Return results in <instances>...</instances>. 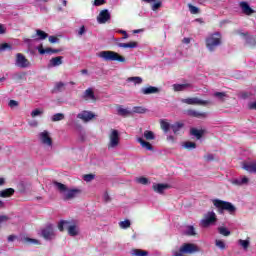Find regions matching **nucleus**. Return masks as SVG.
<instances>
[{
  "instance_id": "nucleus-56",
  "label": "nucleus",
  "mask_w": 256,
  "mask_h": 256,
  "mask_svg": "<svg viewBox=\"0 0 256 256\" xmlns=\"http://www.w3.org/2000/svg\"><path fill=\"white\" fill-rule=\"evenodd\" d=\"M63 87H65V83L57 82L56 85H55V91H62Z\"/></svg>"
},
{
  "instance_id": "nucleus-37",
  "label": "nucleus",
  "mask_w": 256,
  "mask_h": 256,
  "mask_svg": "<svg viewBox=\"0 0 256 256\" xmlns=\"http://www.w3.org/2000/svg\"><path fill=\"white\" fill-rule=\"evenodd\" d=\"M54 187H56V189L59 190L62 195H65V192L67 191V186L65 184L54 182Z\"/></svg>"
},
{
  "instance_id": "nucleus-3",
  "label": "nucleus",
  "mask_w": 256,
  "mask_h": 256,
  "mask_svg": "<svg viewBox=\"0 0 256 256\" xmlns=\"http://www.w3.org/2000/svg\"><path fill=\"white\" fill-rule=\"evenodd\" d=\"M172 253L195 255V253H201V248L195 243H183L178 249H173Z\"/></svg>"
},
{
  "instance_id": "nucleus-9",
  "label": "nucleus",
  "mask_w": 256,
  "mask_h": 256,
  "mask_svg": "<svg viewBox=\"0 0 256 256\" xmlns=\"http://www.w3.org/2000/svg\"><path fill=\"white\" fill-rule=\"evenodd\" d=\"M41 236L45 241H53L55 237H57V233L55 232V226L53 224L47 225L45 228L41 230Z\"/></svg>"
},
{
  "instance_id": "nucleus-51",
  "label": "nucleus",
  "mask_w": 256,
  "mask_h": 256,
  "mask_svg": "<svg viewBox=\"0 0 256 256\" xmlns=\"http://www.w3.org/2000/svg\"><path fill=\"white\" fill-rule=\"evenodd\" d=\"M12 47L11 45L7 44V43H3V44H0V52H3V51H11Z\"/></svg>"
},
{
  "instance_id": "nucleus-34",
  "label": "nucleus",
  "mask_w": 256,
  "mask_h": 256,
  "mask_svg": "<svg viewBox=\"0 0 256 256\" xmlns=\"http://www.w3.org/2000/svg\"><path fill=\"white\" fill-rule=\"evenodd\" d=\"M242 37H244L246 43H248V45H255V38H253V36L249 35V33H241Z\"/></svg>"
},
{
  "instance_id": "nucleus-49",
  "label": "nucleus",
  "mask_w": 256,
  "mask_h": 256,
  "mask_svg": "<svg viewBox=\"0 0 256 256\" xmlns=\"http://www.w3.org/2000/svg\"><path fill=\"white\" fill-rule=\"evenodd\" d=\"M184 149H195L197 147V144L195 142H185L183 144Z\"/></svg>"
},
{
  "instance_id": "nucleus-25",
  "label": "nucleus",
  "mask_w": 256,
  "mask_h": 256,
  "mask_svg": "<svg viewBox=\"0 0 256 256\" xmlns=\"http://www.w3.org/2000/svg\"><path fill=\"white\" fill-rule=\"evenodd\" d=\"M141 93L143 95H153L155 93H159V88L155 86H149L141 89Z\"/></svg>"
},
{
  "instance_id": "nucleus-22",
  "label": "nucleus",
  "mask_w": 256,
  "mask_h": 256,
  "mask_svg": "<svg viewBox=\"0 0 256 256\" xmlns=\"http://www.w3.org/2000/svg\"><path fill=\"white\" fill-rule=\"evenodd\" d=\"M38 52L40 55H51L53 53H59V50L52 48H44L43 45L38 46Z\"/></svg>"
},
{
  "instance_id": "nucleus-61",
  "label": "nucleus",
  "mask_w": 256,
  "mask_h": 256,
  "mask_svg": "<svg viewBox=\"0 0 256 256\" xmlns=\"http://www.w3.org/2000/svg\"><path fill=\"white\" fill-rule=\"evenodd\" d=\"M28 125L30 127H38L39 126V122H37L36 120H32L28 122Z\"/></svg>"
},
{
  "instance_id": "nucleus-55",
  "label": "nucleus",
  "mask_w": 256,
  "mask_h": 256,
  "mask_svg": "<svg viewBox=\"0 0 256 256\" xmlns=\"http://www.w3.org/2000/svg\"><path fill=\"white\" fill-rule=\"evenodd\" d=\"M92 5L94 7H101V5H105V0H94Z\"/></svg>"
},
{
  "instance_id": "nucleus-14",
  "label": "nucleus",
  "mask_w": 256,
  "mask_h": 256,
  "mask_svg": "<svg viewBox=\"0 0 256 256\" xmlns=\"http://www.w3.org/2000/svg\"><path fill=\"white\" fill-rule=\"evenodd\" d=\"M173 91L179 92V91H189V89H193V83L189 81H184L181 84H174L172 86Z\"/></svg>"
},
{
  "instance_id": "nucleus-23",
  "label": "nucleus",
  "mask_w": 256,
  "mask_h": 256,
  "mask_svg": "<svg viewBox=\"0 0 256 256\" xmlns=\"http://www.w3.org/2000/svg\"><path fill=\"white\" fill-rule=\"evenodd\" d=\"M242 169L248 173H256V161L244 163Z\"/></svg>"
},
{
  "instance_id": "nucleus-5",
  "label": "nucleus",
  "mask_w": 256,
  "mask_h": 256,
  "mask_svg": "<svg viewBox=\"0 0 256 256\" xmlns=\"http://www.w3.org/2000/svg\"><path fill=\"white\" fill-rule=\"evenodd\" d=\"M97 57L103 61H118V63H125L126 61L125 57L121 56V54L111 50L101 51L97 54Z\"/></svg>"
},
{
  "instance_id": "nucleus-30",
  "label": "nucleus",
  "mask_w": 256,
  "mask_h": 256,
  "mask_svg": "<svg viewBox=\"0 0 256 256\" xmlns=\"http://www.w3.org/2000/svg\"><path fill=\"white\" fill-rule=\"evenodd\" d=\"M138 46L137 42L119 43L118 47L122 49H136Z\"/></svg>"
},
{
  "instance_id": "nucleus-64",
  "label": "nucleus",
  "mask_w": 256,
  "mask_h": 256,
  "mask_svg": "<svg viewBox=\"0 0 256 256\" xmlns=\"http://www.w3.org/2000/svg\"><path fill=\"white\" fill-rule=\"evenodd\" d=\"M249 109H255L256 110V102H252L249 104Z\"/></svg>"
},
{
  "instance_id": "nucleus-50",
  "label": "nucleus",
  "mask_w": 256,
  "mask_h": 256,
  "mask_svg": "<svg viewBox=\"0 0 256 256\" xmlns=\"http://www.w3.org/2000/svg\"><path fill=\"white\" fill-rule=\"evenodd\" d=\"M83 179L86 181V183H91V181H93V179H95V175L94 174H86L83 176Z\"/></svg>"
},
{
  "instance_id": "nucleus-39",
  "label": "nucleus",
  "mask_w": 256,
  "mask_h": 256,
  "mask_svg": "<svg viewBox=\"0 0 256 256\" xmlns=\"http://www.w3.org/2000/svg\"><path fill=\"white\" fill-rule=\"evenodd\" d=\"M65 119V114L63 113H56L51 117V121L53 123H57V121H63Z\"/></svg>"
},
{
  "instance_id": "nucleus-2",
  "label": "nucleus",
  "mask_w": 256,
  "mask_h": 256,
  "mask_svg": "<svg viewBox=\"0 0 256 256\" xmlns=\"http://www.w3.org/2000/svg\"><path fill=\"white\" fill-rule=\"evenodd\" d=\"M58 229L59 231L67 229L70 237H77V235H79V225H77V222L75 221L61 220L58 223Z\"/></svg>"
},
{
  "instance_id": "nucleus-46",
  "label": "nucleus",
  "mask_w": 256,
  "mask_h": 256,
  "mask_svg": "<svg viewBox=\"0 0 256 256\" xmlns=\"http://www.w3.org/2000/svg\"><path fill=\"white\" fill-rule=\"evenodd\" d=\"M44 111L41 108H36L32 110L31 117L35 119V117H41L43 115Z\"/></svg>"
},
{
  "instance_id": "nucleus-31",
  "label": "nucleus",
  "mask_w": 256,
  "mask_h": 256,
  "mask_svg": "<svg viewBox=\"0 0 256 256\" xmlns=\"http://www.w3.org/2000/svg\"><path fill=\"white\" fill-rule=\"evenodd\" d=\"M213 97H216V99H218V101H221V103H223L224 101H226V99L229 98V96L225 92H216L213 94Z\"/></svg>"
},
{
  "instance_id": "nucleus-57",
  "label": "nucleus",
  "mask_w": 256,
  "mask_h": 256,
  "mask_svg": "<svg viewBox=\"0 0 256 256\" xmlns=\"http://www.w3.org/2000/svg\"><path fill=\"white\" fill-rule=\"evenodd\" d=\"M161 5H162L161 1L155 2L152 5V11H157V9H159L161 7Z\"/></svg>"
},
{
  "instance_id": "nucleus-35",
  "label": "nucleus",
  "mask_w": 256,
  "mask_h": 256,
  "mask_svg": "<svg viewBox=\"0 0 256 256\" xmlns=\"http://www.w3.org/2000/svg\"><path fill=\"white\" fill-rule=\"evenodd\" d=\"M143 137L146 139V141H155V133H153V131L145 130Z\"/></svg>"
},
{
  "instance_id": "nucleus-29",
  "label": "nucleus",
  "mask_w": 256,
  "mask_h": 256,
  "mask_svg": "<svg viewBox=\"0 0 256 256\" xmlns=\"http://www.w3.org/2000/svg\"><path fill=\"white\" fill-rule=\"evenodd\" d=\"M117 113L118 115H120L121 117H127L129 115H132L133 112H131L130 110H128L127 108H124L122 106H119L117 108Z\"/></svg>"
},
{
  "instance_id": "nucleus-12",
  "label": "nucleus",
  "mask_w": 256,
  "mask_h": 256,
  "mask_svg": "<svg viewBox=\"0 0 256 256\" xmlns=\"http://www.w3.org/2000/svg\"><path fill=\"white\" fill-rule=\"evenodd\" d=\"M96 19L97 23L100 25H105L107 21L111 20V12H109L108 9L101 10Z\"/></svg>"
},
{
  "instance_id": "nucleus-13",
  "label": "nucleus",
  "mask_w": 256,
  "mask_h": 256,
  "mask_svg": "<svg viewBox=\"0 0 256 256\" xmlns=\"http://www.w3.org/2000/svg\"><path fill=\"white\" fill-rule=\"evenodd\" d=\"M152 189L154 193H158V195H164L167 189H171V185L167 183H153Z\"/></svg>"
},
{
  "instance_id": "nucleus-63",
  "label": "nucleus",
  "mask_w": 256,
  "mask_h": 256,
  "mask_svg": "<svg viewBox=\"0 0 256 256\" xmlns=\"http://www.w3.org/2000/svg\"><path fill=\"white\" fill-rule=\"evenodd\" d=\"M167 141H169L170 143H175V138L173 135H170L167 137Z\"/></svg>"
},
{
  "instance_id": "nucleus-44",
  "label": "nucleus",
  "mask_w": 256,
  "mask_h": 256,
  "mask_svg": "<svg viewBox=\"0 0 256 256\" xmlns=\"http://www.w3.org/2000/svg\"><path fill=\"white\" fill-rule=\"evenodd\" d=\"M131 253L134 256H147V255H149V252H147L146 250H141V249H134V250H132Z\"/></svg>"
},
{
  "instance_id": "nucleus-36",
  "label": "nucleus",
  "mask_w": 256,
  "mask_h": 256,
  "mask_svg": "<svg viewBox=\"0 0 256 256\" xmlns=\"http://www.w3.org/2000/svg\"><path fill=\"white\" fill-rule=\"evenodd\" d=\"M128 83H134V85H141L143 83V78L139 76L129 77L126 80Z\"/></svg>"
},
{
  "instance_id": "nucleus-52",
  "label": "nucleus",
  "mask_w": 256,
  "mask_h": 256,
  "mask_svg": "<svg viewBox=\"0 0 256 256\" xmlns=\"http://www.w3.org/2000/svg\"><path fill=\"white\" fill-rule=\"evenodd\" d=\"M189 11L190 13H192V15H197V13H199V8H197V6H193L191 4H189Z\"/></svg>"
},
{
  "instance_id": "nucleus-21",
  "label": "nucleus",
  "mask_w": 256,
  "mask_h": 256,
  "mask_svg": "<svg viewBox=\"0 0 256 256\" xmlns=\"http://www.w3.org/2000/svg\"><path fill=\"white\" fill-rule=\"evenodd\" d=\"M240 9L244 15H253V13H255V10H253L247 2H240Z\"/></svg>"
},
{
  "instance_id": "nucleus-33",
  "label": "nucleus",
  "mask_w": 256,
  "mask_h": 256,
  "mask_svg": "<svg viewBox=\"0 0 256 256\" xmlns=\"http://www.w3.org/2000/svg\"><path fill=\"white\" fill-rule=\"evenodd\" d=\"M203 130H199L197 128H191L190 135H193V137H196V139H201L203 137Z\"/></svg>"
},
{
  "instance_id": "nucleus-43",
  "label": "nucleus",
  "mask_w": 256,
  "mask_h": 256,
  "mask_svg": "<svg viewBox=\"0 0 256 256\" xmlns=\"http://www.w3.org/2000/svg\"><path fill=\"white\" fill-rule=\"evenodd\" d=\"M135 182L138 183L139 185H149L151 183L147 177H137L135 179Z\"/></svg>"
},
{
  "instance_id": "nucleus-28",
  "label": "nucleus",
  "mask_w": 256,
  "mask_h": 256,
  "mask_svg": "<svg viewBox=\"0 0 256 256\" xmlns=\"http://www.w3.org/2000/svg\"><path fill=\"white\" fill-rule=\"evenodd\" d=\"M184 126H185V124H183V122H176L171 125V129H172L173 133L175 135H177V133H179L183 129Z\"/></svg>"
},
{
  "instance_id": "nucleus-45",
  "label": "nucleus",
  "mask_w": 256,
  "mask_h": 256,
  "mask_svg": "<svg viewBox=\"0 0 256 256\" xmlns=\"http://www.w3.org/2000/svg\"><path fill=\"white\" fill-rule=\"evenodd\" d=\"M218 232L220 235H223V237H229V235H231V231L223 226L218 227Z\"/></svg>"
},
{
  "instance_id": "nucleus-40",
  "label": "nucleus",
  "mask_w": 256,
  "mask_h": 256,
  "mask_svg": "<svg viewBox=\"0 0 256 256\" xmlns=\"http://www.w3.org/2000/svg\"><path fill=\"white\" fill-rule=\"evenodd\" d=\"M238 245H240L244 251H247V249H249V245H251V242L249 240L239 239Z\"/></svg>"
},
{
  "instance_id": "nucleus-4",
  "label": "nucleus",
  "mask_w": 256,
  "mask_h": 256,
  "mask_svg": "<svg viewBox=\"0 0 256 256\" xmlns=\"http://www.w3.org/2000/svg\"><path fill=\"white\" fill-rule=\"evenodd\" d=\"M205 43H206V49H208V51L213 53V51H215L217 47L221 46V43H222L221 33L214 32L208 35L205 39Z\"/></svg>"
},
{
  "instance_id": "nucleus-32",
  "label": "nucleus",
  "mask_w": 256,
  "mask_h": 256,
  "mask_svg": "<svg viewBox=\"0 0 256 256\" xmlns=\"http://www.w3.org/2000/svg\"><path fill=\"white\" fill-rule=\"evenodd\" d=\"M15 193V190L13 188H7L5 190L0 191V197L7 198L11 197Z\"/></svg>"
},
{
  "instance_id": "nucleus-58",
  "label": "nucleus",
  "mask_w": 256,
  "mask_h": 256,
  "mask_svg": "<svg viewBox=\"0 0 256 256\" xmlns=\"http://www.w3.org/2000/svg\"><path fill=\"white\" fill-rule=\"evenodd\" d=\"M86 31L87 30L85 29V26H81L80 29L78 30L79 37L85 35Z\"/></svg>"
},
{
  "instance_id": "nucleus-27",
  "label": "nucleus",
  "mask_w": 256,
  "mask_h": 256,
  "mask_svg": "<svg viewBox=\"0 0 256 256\" xmlns=\"http://www.w3.org/2000/svg\"><path fill=\"white\" fill-rule=\"evenodd\" d=\"M171 123H169L166 119L160 120V127L164 133H169V129H171Z\"/></svg>"
},
{
  "instance_id": "nucleus-38",
  "label": "nucleus",
  "mask_w": 256,
  "mask_h": 256,
  "mask_svg": "<svg viewBox=\"0 0 256 256\" xmlns=\"http://www.w3.org/2000/svg\"><path fill=\"white\" fill-rule=\"evenodd\" d=\"M131 113H138L140 115H143L144 113H147V108H145L143 106H134L132 108Z\"/></svg>"
},
{
  "instance_id": "nucleus-60",
  "label": "nucleus",
  "mask_w": 256,
  "mask_h": 256,
  "mask_svg": "<svg viewBox=\"0 0 256 256\" xmlns=\"http://www.w3.org/2000/svg\"><path fill=\"white\" fill-rule=\"evenodd\" d=\"M7 221H9V217H8V216H6V215H1V216H0V225H1L2 223L7 222Z\"/></svg>"
},
{
  "instance_id": "nucleus-19",
  "label": "nucleus",
  "mask_w": 256,
  "mask_h": 256,
  "mask_svg": "<svg viewBox=\"0 0 256 256\" xmlns=\"http://www.w3.org/2000/svg\"><path fill=\"white\" fill-rule=\"evenodd\" d=\"M137 142L140 144L142 149H145V151H155V149L153 148V144L145 140V138L139 137L137 138Z\"/></svg>"
},
{
  "instance_id": "nucleus-10",
  "label": "nucleus",
  "mask_w": 256,
  "mask_h": 256,
  "mask_svg": "<svg viewBox=\"0 0 256 256\" xmlns=\"http://www.w3.org/2000/svg\"><path fill=\"white\" fill-rule=\"evenodd\" d=\"M15 66L19 67L20 69H27L31 67V62L22 53H17L15 59Z\"/></svg>"
},
{
  "instance_id": "nucleus-6",
  "label": "nucleus",
  "mask_w": 256,
  "mask_h": 256,
  "mask_svg": "<svg viewBox=\"0 0 256 256\" xmlns=\"http://www.w3.org/2000/svg\"><path fill=\"white\" fill-rule=\"evenodd\" d=\"M121 143V133L117 129H110L108 133V150L117 149Z\"/></svg>"
},
{
  "instance_id": "nucleus-62",
  "label": "nucleus",
  "mask_w": 256,
  "mask_h": 256,
  "mask_svg": "<svg viewBox=\"0 0 256 256\" xmlns=\"http://www.w3.org/2000/svg\"><path fill=\"white\" fill-rule=\"evenodd\" d=\"M48 40L51 43H57L59 41V38L55 37V36H49Z\"/></svg>"
},
{
  "instance_id": "nucleus-18",
  "label": "nucleus",
  "mask_w": 256,
  "mask_h": 256,
  "mask_svg": "<svg viewBox=\"0 0 256 256\" xmlns=\"http://www.w3.org/2000/svg\"><path fill=\"white\" fill-rule=\"evenodd\" d=\"M230 183L232 185H236V187H241L249 183V178H247L246 176H242L240 178H233L230 180Z\"/></svg>"
},
{
  "instance_id": "nucleus-53",
  "label": "nucleus",
  "mask_w": 256,
  "mask_h": 256,
  "mask_svg": "<svg viewBox=\"0 0 256 256\" xmlns=\"http://www.w3.org/2000/svg\"><path fill=\"white\" fill-rule=\"evenodd\" d=\"M102 199L105 203H109L111 201V196H109V192L105 191L102 195Z\"/></svg>"
},
{
  "instance_id": "nucleus-59",
  "label": "nucleus",
  "mask_w": 256,
  "mask_h": 256,
  "mask_svg": "<svg viewBox=\"0 0 256 256\" xmlns=\"http://www.w3.org/2000/svg\"><path fill=\"white\" fill-rule=\"evenodd\" d=\"M8 105L11 108L18 107L19 106V102L15 101V100H10Z\"/></svg>"
},
{
  "instance_id": "nucleus-47",
  "label": "nucleus",
  "mask_w": 256,
  "mask_h": 256,
  "mask_svg": "<svg viewBox=\"0 0 256 256\" xmlns=\"http://www.w3.org/2000/svg\"><path fill=\"white\" fill-rule=\"evenodd\" d=\"M185 235H189L190 237L197 235V233L195 232V227L187 226L185 230Z\"/></svg>"
},
{
  "instance_id": "nucleus-8",
  "label": "nucleus",
  "mask_w": 256,
  "mask_h": 256,
  "mask_svg": "<svg viewBox=\"0 0 256 256\" xmlns=\"http://www.w3.org/2000/svg\"><path fill=\"white\" fill-rule=\"evenodd\" d=\"M217 223V214L213 211H208L204 214V218L200 221L201 227H211V225H215Z\"/></svg>"
},
{
  "instance_id": "nucleus-42",
  "label": "nucleus",
  "mask_w": 256,
  "mask_h": 256,
  "mask_svg": "<svg viewBox=\"0 0 256 256\" xmlns=\"http://www.w3.org/2000/svg\"><path fill=\"white\" fill-rule=\"evenodd\" d=\"M23 241L27 245H41V242L39 240L33 239V238H29V237L24 238Z\"/></svg>"
},
{
  "instance_id": "nucleus-20",
  "label": "nucleus",
  "mask_w": 256,
  "mask_h": 256,
  "mask_svg": "<svg viewBox=\"0 0 256 256\" xmlns=\"http://www.w3.org/2000/svg\"><path fill=\"white\" fill-rule=\"evenodd\" d=\"M187 115L189 117H196L197 119H205L207 117V112H199L197 110H187Z\"/></svg>"
},
{
  "instance_id": "nucleus-26",
  "label": "nucleus",
  "mask_w": 256,
  "mask_h": 256,
  "mask_svg": "<svg viewBox=\"0 0 256 256\" xmlns=\"http://www.w3.org/2000/svg\"><path fill=\"white\" fill-rule=\"evenodd\" d=\"M47 37H49V35L45 31L37 29L36 35L32 36V39H39L40 41H43L47 39Z\"/></svg>"
},
{
  "instance_id": "nucleus-24",
  "label": "nucleus",
  "mask_w": 256,
  "mask_h": 256,
  "mask_svg": "<svg viewBox=\"0 0 256 256\" xmlns=\"http://www.w3.org/2000/svg\"><path fill=\"white\" fill-rule=\"evenodd\" d=\"M63 65V56H57L49 61L48 67H59Z\"/></svg>"
},
{
  "instance_id": "nucleus-16",
  "label": "nucleus",
  "mask_w": 256,
  "mask_h": 256,
  "mask_svg": "<svg viewBox=\"0 0 256 256\" xmlns=\"http://www.w3.org/2000/svg\"><path fill=\"white\" fill-rule=\"evenodd\" d=\"M81 195V190L75 188V189H66V192L64 193L63 197L66 201H69L71 199H75V197H78Z\"/></svg>"
},
{
  "instance_id": "nucleus-17",
  "label": "nucleus",
  "mask_w": 256,
  "mask_h": 256,
  "mask_svg": "<svg viewBox=\"0 0 256 256\" xmlns=\"http://www.w3.org/2000/svg\"><path fill=\"white\" fill-rule=\"evenodd\" d=\"M82 99H84V101H92V103H95V101H97V97H95V91H93V88H87L82 94Z\"/></svg>"
},
{
  "instance_id": "nucleus-48",
  "label": "nucleus",
  "mask_w": 256,
  "mask_h": 256,
  "mask_svg": "<svg viewBox=\"0 0 256 256\" xmlns=\"http://www.w3.org/2000/svg\"><path fill=\"white\" fill-rule=\"evenodd\" d=\"M119 227L121 229H129V227H131V221H129V220L121 221V222H119Z\"/></svg>"
},
{
  "instance_id": "nucleus-1",
  "label": "nucleus",
  "mask_w": 256,
  "mask_h": 256,
  "mask_svg": "<svg viewBox=\"0 0 256 256\" xmlns=\"http://www.w3.org/2000/svg\"><path fill=\"white\" fill-rule=\"evenodd\" d=\"M212 203L214 207H216L220 215H223L225 211H227V213H229L230 215H233V213L237 211V208H235V206L231 202L223 201L220 199H214L212 200Z\"/></svg>"
},
{
  "instance_id": "nucleus-7",
  "label": "nucleus",
  "mask_w": 256,
  "mask_h": 256,
  "mask_svg": "<svg viewBox=\"0 0 256 256\" xmlns=\"http://www.w3.org/2000/svg\"><path fill=\"white\" fill-rule=\"evenodd\" d=\"M38 139L45 149V151H53V138H51V133L44 130L38 134Z\"/></svg>"
},
{
  "instance_id": "nucleus-41",
  "label": "nucleus",
  "mask_w": 256,
  "mask_h": 256,
  "mask_svg": "<svg viewBox=\"0 0 256 256\" xmlns=\"http://www.w3.org/2000/svg\"><path fill=\"white\" fill-rule=\"evenodd\" d=\"M215 246L220 249L221 251H224V249H227V244H225V241L221 239L215 240Z\"/></svg>"
},
{
  "instance_id": "nucleus-54",
  "label": "nucleus",
  "mask_w": 256,
  "mask_h": 256,
  "mask_svg": "<svg viewBox=\"0 0 256 256\" xmlns=\"http://www.w3.org/2000/svg\"><path fill=\"white\" fill-rule=\"evenodd\" d=\"M78 133H79V139L82 141H85L86 139L85 130L83 128H79Z\"/></svg>"
},
{
  "instance_id": "nucleus-11",
  "label": "nucleus",
  "mask_w": 256,
  "mask_h": 256,
  "mask_svg": "<svg viewBox=\"0 0 256 256\" xmlns=\"http://www.w3.org/2000/svg\"><path fill=\"white\" fill-rule=\"evenodd\" d=\"M181 103H185L186 105L207 106L211 102L209 100H201V98L193 97V98H184V99L181 100Z\"/></svg>"
},
{
  "instance_id": "nucleus-15",
  "label": "nucleus",
  "mask_w": 256,
  "mask_h": 256,
  "mask_svg": "<svg viewBox=\"0 0 256 256\" xmlns=\"http://www.w3.org/2000/svg\"><path fill=\"white\" fill-rule=\"evenodd\" d=\"M95 118V114L91 111L84 110L77 114V119H81L83 123H89L92 119Z\"/></svg>"
}]
</instances>
